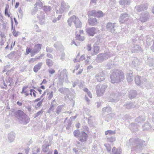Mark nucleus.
Instances as JSON below:
<instances>
[{
  "mask_svg": "<svg viewBox=\"0 0 154 154\" xmlns=\"http://www.w3.org/2000/svg\"><path fill=\"white\" fill-rule=\"evenodd\" d=\"M151 126L150 124L148 122H146L142 126V128L143 130H148L151 128Z\"/></svg>",
  "mask_w": 154,
  "mask_h": 154,
  "instance_id": "473e14b6",
  "label": "nucleus"
},
{
  "mask_svg": "<svg viewBox=\"0 0 154 154\" xmlns=\"http://www.w3.org/2000/svg\"><path fill=\"white\" fill-rule=\"evenodd\" d=\"M147 79L143 77L137 76L135 78V82L137 85H139L140 84L146 82Z\"/></svg>",
  "mask_w": 154,
  "mask_h": 154,
  "instance_id": "4468645a",
  "label": "nucleus"
},
{
  "mask_svg": "<svg viewBox=\"0 0 154 154\" xmlns=\"http://www.w3.org/2000/svg\"><path fill=\"white\" fill-rule=\"evenodd\" d=\"M15 51H12L10 54H9L8 56L9 58H11L15 55Z\"/></svg>",
  "mask_w": 154,
  "mask_h": 154,
  "instance_id": "680f3d73",
  "label": "nucleus"
},
{
  "mask_svg": "<svg viewBox=\"0 0 154 154\" xmlns=\"http://www.w3.org/2000/svg\"><path fill=\"white\" fill-rule=\"evenodd\" d=\"M147 61L146 62L147 64L149 66H152L154 69V59L152 58H147Z\"/></svg>",
  "mask_w": 154,
  "mask_h": 154,
  "instance_id": "c85d7f7f",
  "label": "nucleus"
},
{
  "mask_svg": "<svg viewBox=\"0 0 154 154\" xmlns=\"http://www.w3.org/2000/svg\"><path fill=\"white\" fill-rule=\"evenodd\" d=\"M53 51V49L52 48H49L48 47H47L46 48V51L47 52H49L51 53Z\"/></svg>",
  "mask_w": 154,
  "mask_h": 154,
  "instance_id": "4d7b16f0",
  "label": "nucleus"
},
{
  "mask_svg": "<svg viewBox=\"0 0 154 154\" xmlns=\"http://www.w3.org/2000/svg\"><path fill=\"white\" fill-rule=\"evenodd\" d=\"M113 62L112 61H110L107 64V66L109 69H111L113 66Z\"/></svg>",
  "mask_w": 154,
  "mask_h": 154,
  "instance_id": "6e6d98bb",
  "label": "nucleus"
},
{
  "mask_svg": "<svg viewBox=\"0 0 154 154\" xmlns=\"http://www.w3.org/2000/svg\"><path fill=\"white\" fill-rule=\"evenodd\" d=\"M37 11V7H35L34 8L32 12V14L33 15L34 14H35V13H36V12Z\"/></svg>",
  "mask_w": 154,
  "mask_h": 154,
  "instance_id": "338daca9",
  "label": "nucleus"
},
{
  "mask_svg": "<svg viewBox=\"0 0 154 154\" xmlns=\"http://www.w3.org/2000/svg\"><path fill=\"white\" fill-rule=\"evenodd\" d=\"M88 20L90 25L94 26L97 24V20L95 18L90 17L88 19Z\"/></svg>",
  "mask_w": 154,
  "mask_h": 154,
  "instance_id": "5701e85b",
  "label": "nucleus"
},
{
  "mask_svg": "<svg viewBox=\"0 0 154 154\" xmlns=\"http://www.w3.org/2000/svg\"><path fill=\"white\" fill-rule=\"evenodd\" d=\"M116 134L115 131H112L111 130H108L105 132V134L107 135L115 134Z\"/></svg>",
  "mask_w": 154,
  "mask_h": 154,
  "instance_id": "49530a36",
  "label": "nucleus"
},
{
  "mask_svg": "<svg viewBox=\"0 0 154 154\" xmlns=\"http://www.w3.org/2000/svg\"><path fill=\"white\" fill-rule=\"evenodd\" d=\"M15 116L20 123L23 125H26L30 121L29 118L23 111L20 110L15 112Z\"/></svg>",
  "mask_w": 154,
  "mask_h": 154,
  "instance_id": "7ed1b4c3",
  "label": "nucleus"
},
{
  "mask_svg": "<svg viewBox=\"0 0 154 154\" xmlns=\"http://www.w3.org/2000/svg\"><path fill=\"white\" fill-rule=\"evenodd\" d=\"M54 47L57 50H60L63 47L61 43L59 42H57L54 45Z\"/></svg>",
  "mask_w": 154,
  "mask_h": 154,
  "instance_id": "f704fd0d",
  "label": "nucleus"
},
{
  "mask_svg": "<svg viewBox=\"0 0 154 154\" xmlns=\"http://www.w3.org/2000/svg\"><path fill=\"white\" fill-rule=\"evenodd\" d=\"M42 104L41 102H39L37 104L35 105V107L36 109H37L38 108H40V107L42 106Z\"/></svg>",
  "mask_w": 154,
  "mask_h": 154,
  "instance_id": "052dcab7",
  "label": "nucleus"
},
{
  "mask_svg": "<svg viewBox=\"0 0 154 154\" xmlns=\"http://www.w3.org/2000/svg\"><path fill=\"white\" fill-rule=\"evenodd\" d=\"M39 20L42 21L45 19V14L43 11H41L39 14L37 16Z\"/></svg>",
  "mask_w": 154,
  "mask_h": 154,
  "instance_id": "c9c22d12",
  "label": "nucleus"
},
{
  "mask_svg": "<svg viewBox=\"0 0 154 154\" xmlns=\"http://www.w3.org/2000/svg\"><path fill=\"white\" fill-rule=\"evenodd\" d=\"M19 33H20L19 32H16V31L14 28V29L12 32V33L14 36L17 37Z\"/></svg>",
  "mask_w": 154,
  "mask_h": 154,
  "instance_id": "13d9d810",
  "label": "nucleus"
},
{
  "mask_svg": "<svg viewBox=\"0 0 154 154\" xmlns=\"http://www.w3.org/2000/svg\"><path fill=\"white\" fill-rule=\"evenodd\" d=\"M110 78L112 83H119L124 79L125 77L124 73L120 70L114 69L112 71Z\"/></svg>",
  "mask_w": 154,
  "mask_h": 154,
  "instance_id": "f257e3e1",
  "label": "nucleus"
},
{
  "mask_svg": "<svg viewBox=\"0 0 154 154\" xmlns=\"http://www.w3.org/2000/svg\"><path fill=\"white\" fill-rule=\"evenodd\" d=\"M40 149L38 147H35L33 149V154H37V153L39 152Z\"/></svg>",
  "mask_w": 154,
  "mask_h": 154,
  "instance_id": "de8ad7c7",
  "label": "nucleus"
},
{
  "mask_svg": "<svg viewBox=\"0 0 154 154\" xmlns=\"http://www.w3.org/2000/svg\"><path fill=\"white\" fill-rule=\"evenodd\" d=\"M131 2V0H120L119 1L120 5L123 8H124L125 5H129Z\"/></svg>",
  "mask_w": 154,
  "mask_h": 154,
  "instance_id": "b1692460",
  "label": "nucleus"
},
{
  "mask_svg": "<svg viewBox=\"0 0 154 154\" xmlns=\"http://www.w3.org/2000/svg\"><path fill=\"white\" fill-rule=\"evenodd\" d=\"M144 45L146 48H148L150 45L152 44L150 48L151 50L154 52V40L148 37L147 38L145 42H144Z\"/></svg>",
  "mask_w": 154,
  "mask_h": 154,
  "instance_id": "0eeeda50",
  "label": "nucleus"
},
{
  "mask_svg": "<svg viewBox=\"0 0 154 154\" xmlns=\"http://www.w3.org/2000/svg\"><path fill=\"white\" fill-rule=\"evenodd\" d=\"M110 57L109 52H107L104 54H100L97 55L95 60L98 63L101 62L108 59Z\"/></svg>",
  "mask_w": 154,
  "mask_h": 154,
  "instance_id": "423d86ee",
  "label": "nucleus"
},
{
  "mask_svg": "<svg viewBox=\"0 0 154 154\" xmlns=\"http://www.w3.org/2000/svg\"><path fill=\"white\" fill-rule=\"evenodd\" d=\"M130 18L128 14L126 13L121 14L119 19V21L121 23H124L127 21Z\"/></svg>",
  "mask_w": 154,
  "mask_h": 154,
  "instance_id": "9d476101",
  "label": "nucleus"
},
{
  "mask_svg": "<svg viewBox=\"0 0 154 154\" xmlns=\"http://www.w3.org/2000/svg\"><path fill=\"white\" fill-rule=\"evenodd\" d=\"M76 36L78 38V39L79 40L81 41H83L85 38L84 37H81L80 35H76Z\"/></svg>",
  "mask_w": 154,
  "mask_h": 154,
  "instance_id": "0e129e2a",
  "label": "nucleus"
},
{
  "mask_svg": "<svg viewBox=\"0 0 154 154\" xmlns=\"http://www.w3.org/2000/svg\"><path fill=\"white\" fill-rule=\"evenodd\" d=\"M129 97L131 99L135 98L137 95V93L136 91L134 90H131L129 92Z\"/></svg>",
  "mask_w": 154,
  "mask_h": 154,
  "instance_id": "cd10ccee",
  "label": "nucleus"
},
{
  "mask_svg": "<svg viewBox=\"0 0 154 154\" xmlns=\"http://www.w3.org/2000/svg\"><path fill=\"white\" fill-rule=\"evenodd\" d=\"M15 133L11 132L8 135V139L9 142L11 143L13 142L15 138Z\"/></svg>",
  "mask_w": 154,
  "mask_h": 154,
  "instance_id": "a878e982",
  "label": "nucleus"
},
{
  "mask_svg": "<svg viewBox=\"0 0 154 154\" xmlns=\"http://www.w3.org/2000/svg\"><path fill=\"white\" fill-rule=\"evenodd\" d=\"M116 24L115 23H112L110 22H109L106 25V29L108 31H110L112 33H115L116 32V26L115 25Z\"/></svg>",
  "mask_w": 154,
  "mask_h": 154,
  "instance_id": "1a4fd4ad",
  "label": "nucleus"
},
{
  "mask_svg": "<svg viewBox=\"0 0 154 154\" xmlns=\"http://www.w3.org/2000/svg\"><path fill=\"white\" fill-rule=\"evenodd\" d=\"M48 94H49V95L48 96V99L49 100H50L53 97V92L52 91L50 93H48L47 95H48Z\"/></svg>",
  "mask_w": 154,
  "mask_h": 154,
  "instance_id": "e2e57ef3",
  "label": "nucleus"
},
{
  "mask_svg": "<svg viewBox=\"0 0 154 154\" xmlns=\"http://www.w3.org/2000/svg\"><path fill=\"white\" fill-rule=\"evenodd\" d=\"M133 72L131 70H129L127 71V79L128 82H131L133 80Z\"/></svg>",
  "mask_w": 154,
  "mask_h": 154,
  "instance_id": "412c9836",
  "label": "nucleus"
},
{
  "mask_svg": "<svg viewBox=\"0 0 154 154\" xmlns=\"http://www.w3.org/2000/svg\"><path fill=\"white\" fill-rule=\"evenodd\" d=\"M9 6L8 5H7L5 7V14L6 16H8V17H10V14L8 13V10Z\"/></svg>",
  "mask_w": 154,
  "mask_h": 154,
  "instance_id": "864d4df0",
  "label": "nucleus"
},
{
  "mask_svg": "<svg viewBox=\"0 0 154 154\" xmlns=\"http://www.w3.org/2000/svg\"><path fill=\"white\" fill-rule=\"evenodd\" d=\"M146 120L145 116H140L137 117L135 120V122L139 123H142Z\"/></svg>",
  "mask_w": 154,
  "mask_h": 154,
  "instance_id": "aec40b11",
  "label": "nucleus"
},
{
  "mask_svg": "<svg viewBox=\"0 0 154 154\" xmlns=\"http://www.w3.org/2000/svg\"><path fill=\"white\" fill-rule=\"evenodd\" d=\"M63 106L62 105L58 106L56 110V112L58 115L61 112V110L63 109Z\"/></svg>",
  "mask_w": 154,
  "mask_h": 154,
  "instance_id": "c03bdc74",
  "label": "nucleus"
},
{
  "mask_svg": "<svg viewBox=\"0 0 154 154\" xmlns=\"http://www.w3.org/2000/svg\"><path fill=\"white\" fill-rule=\"evenodd\" d=\"M111 108L109 106H107L106 107L103 108L102 109V111L103 112H107L109 113L111 111Z\"/></svg>",
  "mask_w": 154,
  "mask_h": 154,
  "instance_id": "a19ab883",
  "label": "nucleus"
},
{
  "mask_svg": "<svg viewBox=\"0 0 154 154\" xmlns=\"http://www.w3.org/2000/svg\"><path fill=\"white\" fill-rule=\"evenodd\" d=\"M137 124L134 123H132L129 125L131 131L133 132H135L138 130Z\"/></svg>",
  "mask_w": 154,
  "mask_h": 154,
  "instance_id": "393cba45",
  "label": "nucleus"
},
{
  "mask_svg": "<svg viewBox=\"0 0 154 154\" xmlns=\"http://www.w3.org/2000/svg\"><path fill=\"white\" fill-rule=\"evenodd\" d=\"M130 145L133 150L141 149L142 147L146 146L145 141L138 138H131L129 140Z\"/></svg>",
  "mask_w": 154,
  "mask_h": 154,
  "instance_id": "f03ea898",
  "label": "nucleus"
},
{
  "mask_svg": "<svg viewBox=\"0 0 154 154\" xmlns=\"http://www.w3.org/2000/svg\"><path fill=\"white\" fill-rule=\"evenodd\" d=\"M104 146L106 148L107 151L108 152H110L111 150V147L110 145L108 143H106L104 144Z\"/></svg>",
  "mask_w": 154,
  "mask_h": 154,
  "instance_id": "603ef678",
  "label": "nucleus"
},
{
  "mask_svg": "<svg viewBox=\"0 0 154 154\" xmlns=\"http://www.w3.org/2000/svg\"><path fill=\"white\" fill-rule=\"evenodd\" d=\"M126 108L129 109L136 106V104H134L132 102L128 103L125 104L124 105Z\"/></svg>",
  "mask_w": 154,
  "mask_h": 154,
  "instance_id": "7c9ffc66",
  "label": "nucleus"
},
{
  "mask_svg": "<svg viewBox=\"0 0 154 154\" xmlns=\"http://www.w3.org/2000/svg\"><path fill=\"white\" fill-rule=\"evenodd\" d=\"M116 140V138L113 137H108L107 139V141L108 142H113Z\"/></svg>",
  "mask_w": 154,
  "mask_h": 154,
  "instance_id": "5fc2aeb1",
  "label": "nucleus"
},
{
  "mask_svg": "<svg viewBox=\"0 0 154 154\" xmlns=\"http://www.w3.org/2000/svg\"><path fill=\"white\" fill-rule=\"evenodd\" d=\"M43 112L44 109H41L40 111L36 113H35L34 114L33 116L34 117V118H36L39 116H40L43 114Z\"/></svg>",
  "mask_w": 154,
  "mask_h": 154,
  "instance_id": "58836bf2",
  "label": "nucleus"
},
{
  "mask_svg": "<svg viewBox=\"0 0 154 154\" xmlns=\"http://www.w3.org/2000/svg\"><path fill=\"white\" fill-rule=\"evenodd\" d=\"M148 5L147 3H145L135 6V9L138 12H140L146 10L148 7Z\"/></svg>",
  "mask_w": 154,
  "mask_h": 154,
  "instance_id": "f8f14e48",
  "label": "nucleus"
},
{
  "mask_svg": "<svg viewBox=\"0 0 154 154\" xmlns=\"http://www.w3.org/2000/svg\"><path fill=\"white\" fill-rule=\"evenodd\" d=\"M74 23L76 28L81 27L82 26V23L78 18L76 17L75 20L74 21Z\"/></svg>",
  "mask_w": 154,
  "mask_h": 154,
  "instance_id": "c756f323",
  "label": "nucleus"
},
{
  "mask_svg": "<svg viewBox=\"0 0 154 154\" xmlns=\"http://www.w3.org/2000/svg\"><path fill=\"white\" fill-rule=\"evenodd\" d=\"M150 17L149 13L147 11H144L141 14L140 20L142 22H145L149 20Z\"/></svg>",
  "mask_w": 154,
  "mask_h": 154,
  "instance_id": "9b49d317",
  "label": "nucleus"
},
{
  "mask_svg": "<svg viewBox=\"0 0 154 154\" xmlns=\"http://www.w3.org/2000/svg\"><path fill=\"white\" fill-rule=\"evenodd\" d=\"M41 46L42 45L39 44L35 45L33 50L36 53H38L41 49Z\"/></svg>",
  "mask_w": 154,
  "mask_h": 154,
  "instance_id": "4c0bfd02",
  "label": "nucleus"
},
{
  "mask_svg": "<svg viewBox=\"0 0 154 154\" xmlns=\"http://www.w3.org/2000/svg\"><path fill=\"white\" fill-rule=\"evenodd\" d=\"M100 47L98 46H94L93 48V53H92V55H94L97 54L99 52V50Z\"/></svg>",
  "mask_w": 154,
  "mask_h": 154,
  "instance_id": "37998d69",
  "label": "nucleus"
},
{
  "mask_svg": "<svg viewBox=\"0 0 154 154\" xmlns=\"http://www.w3.org/2000/svg\"><path fill=\"white\" fill-rule=\"evenodd\" d=\"M69 6L66 4L65 3L62 2L61 4L60 7V11L61 12H64L67 11L69 10Z\"/></svg>",
  "mask_w": 154,
  "mask_h": 154,
  "instance_id": "f3484780",
  "label": "nucleus"
},
{
  "mask_svg": "<svg viewBox=\"0 0 154 154\" xmlns=\"http://www.w3.org/2000/svg\"><path fill=\"white\" fill-rule=\"evenodd\" d=\"M89 15L90 16H94V17L100 18L103 17L104 16L103 12L101 11H96L95 10H93L91 11Z\"/></svg>",
  "mask_w": 154,
  "mask_h": 154,
  "instance_id": "6e6552de",
  "label": "nucleus"
},
{
  "mask_svg": "<svg viewBox=\"0 0 154 154\" xmlns=\"http://www.w3.org/2000/svg\"><path fill=\"white\" fill-rule=\"evenodd\" d=\"M42 65V63H40L35 65L33 69L34 71L35 72H37L41 68Z\"/></svg>",
  "mask_w": 154,
  "mask_h": 154,
  "instance_id": "72a5a7b5",
  "label": "nucleus"
},
{
  "mask_svg": "<svg viewBox=\"0 0 154 154\" xmlns=\"http://www.w3.org/2000/svg\"><path fill=\"white\" fill-rule=\"evenodd\" d=\"M112 154H121V149L120 148L116 149L115 147H113L112 150Z\"/></svg>",
  "mask_w": 154,
  "mask_h": 154,
  "instance_id": "2f4dec72",
  "label": "nucleus"
},
{
  "mask_svg": "<svg viewBox=\"0 0 154 154\" xmlns=\"http://www.w3.org/2000/svg\"><path fill=\"white\" fill-rule=\"evenodd\" d=\"M64 122H65L66 125V128L67 129H68L70 127L72 124L71 121L70 120H69L66 121V120H65Z\"/></svg>",
  "mask_w": 154,
  "mask_h": 154,
  "instance_id": "09e8293b",
  "label": "nucleus"
},
{
  "mask_svg": "<svg viewBox=\"0 0 154 154\" xmlns=\"http://www.w3.org/2000/svg\"><path fill=\"white\" fill-rule=\"evenodd\" d=\"M50 146L49 144H44L42 146V150L44 152H47L49 151V146Z\"/></svg>",
  "mask_w": 154,
  "mask_h": 154,
  "instance_id": "ea45409f",
  "label": "nucleus"
},
{
  "mask_svg": "<svg viewBox=\"0 0 154 154\" xmlns=\"http://www.w3.org/2000/svg\"><path fill=\"white\" fill-rule=\"evenodd\" d=\"M76 18V17L75 15H73L68 19V23L70 26H71L72 22H74V21L75 20Z\"/></svg>",
  "mask_w": 154,
  "mask_h": 154,
  "instance_id": "e433bc0d",
  "label": "nucleus"
},
{
  "mask_svg": "<svg viewBox=\"0 0 154 154\" xmlns=\"http://www.w3.org/2000/svg\"><path fill=\"white\" fill-rule=\"evenodd\" d=\"M142 50V48L140 46L138 45H136L132 48L131 51L133 53H135L140 51Z\"/></svg>",
  "mask_w": 154,
  "mask_h": 154,
  "instance_id": "bb28decb",
  "label": "nucleus"
},
{
  "mask_svg": "<svg viewBox=\"0 0 154 154\" xmlns=\"http://www.w3.org/2000/svg\"><path fill=\"white\" fill-rule=\"evenodd\" d=\"M88 137V135L85 132L82 131L80 132L79 139L81 142H84L86 141Z\"/></svg>",
  "mask_w": 154,
  "mask_h": 154,
  "instance_id": "ddd939ff",
  "label": "nucleus"
},
{
  "mask_svg": "<svg viewBox=\"0 0 154 154\" xmlns=\"http://www.w3.org/2000/svg\"><path fill=\"white\" fill-rule=\"evenodd\" d=\"M43 10L46 13L47 12L50 11L51 9V7L49 6H45L43 8Z\"/></svg>",
  "mask_w": 154,
  "mask_h": 154,
  "instance_id": "a18cd8bd",
  "label": "nucleus"
},
{
  "mask_svg": "<svg viewBox=\"0 0 154 154\" xmlns=\"http://www.w3.org/2000/svg\"><path fill=\"white\" fill-rule=\"evenodd\" d=\"M31 50L30 48H27L26 50V53L27 54H29V53L31 52Z\"/></svg>",
  "mask_w": 154,
  "mask_h": 154,
  "instance_id": "774afa93",
  "label": "nucleus"
},
{
  "mask_svg": "<svg viewBox=\"0 0 154 154\" xmlns=\"http://www.w3.org/2000/svg\"><path fill=\"white\" fill-rule=\"evenodd\" d=\"M35 5L36 6V7L38 6L40 8H42L43 6V4L40 0H37L36 1Z\"/></svg>",
  "mask_w": 154,
  "mask_h": 154,
  "instance_id": "8fccbe9b",
  "label": "nucleus"
},
{
  "mask_svg": "<svg viewBox=\"0 0 154 154\" xmlns=\"http://www.w3.org/2000/svg\"><path fill=\"white\" fill-rule=\"evenodd\" d=\"M107 87V85L106 83H104L101 86L100 85H97L96 86V89L97 96H101L103 95Z\"/></svg>",
  "mask_w": 154,
  "mask_h": 154,
  "instance_id": "39448f33",
  "label": "nucleus"
},
{
  "mask_svg": "<svg viewBox=\"0 0 154 154\" xmlns=\"http://www.w3.org/2000/svg\"><path fill=\"white\" fill-rule=\"evenodd\" d=\"M86 32L89 35L93 36L96 32V29L94 27L89 28L87 29Z\"/></svg>",
  "mask_w": 154,
  "mask_h": 154,
  "instance_id": "6ab92c4d",
  "label": "nucleus"
},
{
  "mask_svg": "<svg viewBox=\"0 0 154 154\" xmlns=\"http://www.w3.org/2000/svg\"><path fill=\"white\" fill-rule=\"evenodd\" d=\"M46 65L49 67L51 68L53 64V61L50 59H47L46 60Z\"/></svg>",
  "mask_w": 154,
  "mask_h": 154,
  "instance_id": "79ce46f5",
  "label": "nucleus"
},
{
  "mask_svg": "<svg viewBox=\"0 0 154 154\" xmlns=\"http://www.w3.org/2000/svg\"><path fill=\"white\" fill-rule=\"evenodd\" d=\"M112 116L111 114H108L106 116V119L107 122L112 119Z\"/></svg>",
  "mask_w": 154,
  "mask_h": 154,
  "instance_id": "bf43d9fd",
  "label": "nucleus"
},
{
  "mask_svg": "<svg viewBox=\"0 0 154 154\" xmlns=\"http://www.w3.org/2000/svg\"><path fill=\"white\" fill-rule=\"evenodd\" d=\"M110 96L108 99L109 102H116L119 100V93L116 89H112L109 92Z\"/></svg>",
  "mask_w": 154,
  "mask_h": 154,
  "instance_id": "20e7f679",
  "label": "nucleus"
},
{
  "mask_svg": "<svg viewBox=\"0 0 154 154\" xmlns=\"http://www.w3.org/2000/svg\"><path fill=\"white\" fill-rule=\"evenodd\" d=\"M142 62L139 59L134 57L132 61L131 64L132 66L138 67L139 65L142 64Z\"/></svg>",
  "mask_w": 154,
  "mask_h": 154,
  "instance_id": "dca6fc26",
  "label": "nucleus"
},
{
  "mask_svg": "<svg viewBox=\"0 0 154 154\" xmlns=\"http://www.w3.org/2000/svg\"><path fill=\"white\" fill-rule=\"evenodd\" d=\"M57 106V103L54 99L51 103L50 106L48 109V112L50 113L51 112L53 111L54 108Z\"/></svg>",
  "mask_w": 154,
  "mask_h": 154,
  "instance_id": "4be33fe9",
  "label": "nucleus"
},
{
  "mask_svg": "<svg viewBox=\"0 0 154 154\" xmlns=\"http://www.w3.org/2000/svg\"><path fill=\"white\" fill-rule=\"evenodd\" d=\"M58 91L61 93L66 95L68 97L70 93L69 89L66 88H60L59 89Z\"/></svg>",
  "mask_w": 154,
  "mask_h": 154,
  "instance_id": "a211bd4d",
  "label": "nucleus"
},
{
  "mask_svg": "<svg viewBox=\"0 0 154 154\" xmlns=\"http://www.w3.org/2000/svg\"><path fill=\"white\" fill-rule=\"evenodd\" d=\"M105 74L103 71L100 72L96 75V79L98 82L103 81L105 79Z\"/></svg>",
  "mask_w": 154,
  "mask_h": 154,
  "instance_id": "2eb2a0df",
  "label": "nucleus"
},
{
  "mask_svg": "<svg viewBox=\"0 0 154 154\" xmlns=\"http://www.w3.org/2000/svg\"><path fill=\"white\" fill-rule=\"evenodd\" d=\"M80 132L78 130H75L73 132V134L74 136L76 137H79Z\"/></svg>",
  "mask_w": 154,
  "mask_h": 154,
  "instance_id": "3c124183",
  "label": "nucleus"
},
{
  "mask_svg": "<svg viewBox=\"0 0 154 154\" xmlns=\"http://www.w3.org/2000/svg\"><path fill=\"white\" fill-rule=\"evenodd\" d=\"M86 49L88 51H91V45L90 44H88L87 46Z\"/></svg>",
  "mask_w": 154,
  "mask_h": 154,
  "instance_id": "69168bd1",
  "label": "nucleus"
}]
</instances>
